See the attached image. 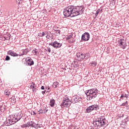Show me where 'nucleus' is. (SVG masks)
<instances>
[{"label":"nucleus","instance_id":"20e7f679","mask_svg":"<svg viewBox=\"0 0 129 129\" xmlns=\"http://www.w3.org/2000/svg\"><path fill=\"white\" fill-rule=\"evenodd\" d=\"M71 103H72L71 100H70L69 98L66 96L64 97H63L62 102L60 104V106L61 108H64V107H69V106L71 105Z\"/></svg>","mask_w":129,"mask_h":129},{"label":"nucleus","instance_id":"a211bd4d","mask_svg":"<svg viewBox=\"0 0 129 129\" xmlns=\"http://www.w3.org/2000/svg\"><path fill=\"white\" fill-rule=\"evenodd\" d=\"M28 124V126H31V127H34L35 128V126L34 124H36V123H35V122H34V121H29L27 122Z\"/></svg>","mask_w":129,"mask_h":129},{"label":"nucleus","instance_id":"4be33fe9","mask_svg":"<svg viewBox=\"0 0 129 129\" xmlns=\"http://www.w3.org/2000/svg\"><path fill=\"white\" fill-rule=\"evenodd\" d=\"M53 87L54 88H57V87H59V82H55L53 83L52 85Z\"/></svg>","mask_w":129,"mask_h":129},{"label":"nucleus","instance_id":"412c9836","mask_svg":"<svg viewBox=\"0 0 129 129\" xmlns=\"http://www.w3.org/2000/svg\"><path fill=\"white\" fill-rule=\"evenodd\" d=\"M50 105L51 107H53L55 105V100L54 99H51L50 101Z\"/></svg>","mask_w":129,"mask_h":129},{"label":"nucleus","instance_id":"bb28decb","mask_svg":"<svg viewBox=\"0 0 129 129\" xmlns=\"http://www.w3.org/2000/svg\"><path fill=\"white\" fill-rule=\"evenodd\" d=\"M91 66H93V67H95L96 65H97V62L96 61H94L92 63H91Z\"/></svg>","mask_w":129,"mask_h":129},{"label":"nucleus","instance_id":"f03ea898","mask_svg":"<svg viewBox=\"0 0 129 129\" xmlns=\"http://www.w3.org/2000/svg\"><path fill=\"white\" fill-rule=\"evenodd\" d=\"M85 94L87 95L88 100L94 99L97 96V94H98V90L97 89L88 90L85 92Z\"/></svg>","mask_w":129,"mask_h":129},{"label":"nucleus","instance_id":"c9c22d12","mask_svg":"<svg viewBox=\"0 0 129 129\" xmlns=\"http://www.w3.org/2000/svg\"><path fill=\"white\" fill-rule=\"evenodd\" d=\"M124 97V95L123 94H122L121 95V96L120 97V99H123V98Z\"/></svg>","mask_w":129,"mask_h":129},{"label":"nucleus","instance_id":"aec40b11","mask_svg":"<svg viewBox=\"0 0 129 129\" xmlns=\"http://www.w3.org/2000/svg\"><path fill=\"white\" fill-rule=\"evenodd\" d=\"M46 35H49V33L48 32H42L38 33L39 37H44V36H46Z\"/></svg>","mask_w":129,"mask_h":129},{"label":"nucleus","instance_id":"cd10ccee","mask_svg":"<svg viewBox=\"0 0 129 129\" xmlns=\"http://www.w3.org/2000/svg\"><path fill=\"white\" fill-rule=\"evenodd\" d=\"M55 33L56 34V36H60V33H61V31H60V30H55Z\"/></svg>","mask_w":129,"mask_h":129},{"label":"nucleus","instance_id":"ddd939ff","mask_svg":"<svg viewBox=\"0 0 129 129\" xmlns=\"http://www.w3.org/2000/svg\"><path fill=\"white\" fill-rule=\"evenodd\" d=\"M8 55H10V56H12L13 57H18V56H20V54L16 53L13 50H9L8 52Z\"/></svg>","mask_w":129,"mask_h":129},{"label":"nucleus","instance_id":"ea45409f","mask_svg":"<svg viewBox=\"0 0 129 129\" xmlns=\"http://www.w3.org/2000/svg\"><path fill=\"white\" fill-rule=\"evenodd\" d=\"M126 105V104H125V103H123L120 106H125Z\"/></svg>","mask_w":129,"mask_h":129},{"label":"nucleus","instance_id":"f8f14e48","mask_svg":"<svg viewBox=\"0 0 129 129\" xmlns=\"http://www.w3.org/2000/svg\"><path fill=\"white\" fill-rule=\"evenodd\" d=\"M15 119L12 118L9 119L8 121L5 123V125H7V126H9L10 125H12V124H15L17 121L16 120L14 121Z\"/></svg>","mask_w":129,"mask_h":129},{"label":"nucleus","instance_id":"603ef678","mask_svg":"<svg viewBox=\"0 0 129 129\" xmlns=\"http://www.w3.org/2000/svg\"><path fill=\"white\" fill-rule=\"evenodd\" d=\"M125 119H127V117L125 118Z\"/></svg>","mask_w":129,"mask_h":129},{"label":"nucleus","instance_id":"2f4dec72","mask_svg":"<svg viewBox=\"0 0 129 129\" xmlns=\"http://www.w3.org/2000/svg\"><path fill=\"white\" fill-rule=\"evenodd\" d=\"M33 51H34V53H35V54H36V55H38V54H39V52H38V51H37V49H33Z\"/></svg>","mask_w":129,"mask_h":129},{"label":"nucleus","instance_id":"79ce46f5","mask_svg":"<svg viewBox=\"0 0 129 129\" xmlns=\"http://www.w3.org/2000/svg\"><path fill=\"white\" fill-rule=\"evenodd\" d=\"M41 89H42V90H44L45 89V87L43 86H42L41 87Z\"/></svg>","mask_w":129,"mask_h":129},{"label":"nucleus","instance_id":"4468645a","mask_svg":"<svg viewBox=\"0 0 129 129\" xmlns=\"http://www.w3.org/2000/svg\"><path fill=\"white\" fill-rule=\"evenodd\" d=\"M22 53L20 54L19 55V56H24V55H27V54H28L30 52V50H29V49L26 48L25 49H22Z\"/></svg>","mask_w":129,"mask_h":129},{"label":"nucleus","instance_id":"7c9ffc66","mask_svg":"<svg viewBox=\"0 0 129 129\" xmlns=\"http://www.w3.org/2000/svg\"><path fill=\"white\" fill-rule=\"evenodd\" d=\"M11 60V57L9 55H7L5 58L6 61H10Z\"/></svg>","mask_w":129,"mask_h":129},{"label":"nucleus","instance_id":"c03bdc74","mask_svg":"<svg viewBox=\"0 0 129 129\" xmlns=\"http://www.w3.org/2000/svg\"><path fill=\"white\" fill-rule=\"evenodd\" d=\"M45 89H47V90H49V89H50V87H46L45 88Z\"/></svg>","mask_w":129,"mask_h":129},{"label":"nucleus","instance_id":"9b49d317","mask_svg":"<svg viewBox=\"0 0 129 129\" xmlns=\"http://www.w3.org/2000/svg\"><path fill=\"white\" fill-rule=\"evenodd\" d=\"M77 57L78 61H83L84 59V54L82 52H78L77 53Z\"/></svg>","mask_w":129,"mask_h":129},{"label":"nucleus","instance_id":"f704fd0d","mask_svg":"<svg viewBox=\"0 0 129 129\" xmlns=\"http://www.w3.org/2000/svg\"><path fill=\"white\" fill-rule=\"evenodd\" d=\"M115 27H119V22H115Z\"/></svg>","mask_w":129,"mask_h":129},{"label":"nucleus","instance_id":"f3484780","mask_svg":"<svg viewBox=\"0 0 129 129\" xmlns=\"http://www.w3.org/2000/svg\"><path fill=\"white\" fill-rule=\"evenodd\" d=\"M90 57H91V54L89 53L84 54V59H85V60H88Z\"/></svg>","mask_w":129,"mask_h":129},{"label":"nucleus","instance_id":"473e14b6","mask_svg":"<svg viewBox=\"0 0 129 129\" xmlns=\"http://www.w3.org/2000/svg\"><path fill=\"white\" fill-rule=\"evenodd\" d=\"M31 115H36L37 113H36L34 111L31 112Z\"/></svg>","mask_w":129,"mask_h":129},{"label":"nucleus","instance_id":"72a5a7b5","mask_svg":"<svg viewBox=\"0 0 129 129\" xmlns=\"http://www.w3.org/2000/svg\"><path fill=\"white\" fill-rule=\"evenodd\" d=\"M124 97H125V98H126V100H127V98H128V94H125L124 95Z\"/></svg>","mask_w":129,"mask_h":129},{"label":"nucleus","instance_id":"f257e3e1","mask_svg":"<svg viewBox=\"0 0 129 129\" xmlns=\"http://www.w3.org/2000/svg\"><path fill=\"white\" fill-rule=\"evenodd\" d=\"M83 6H68L63 9V15L66 18L77 17L79 15H82L84 9Z\"/></svg>","mask_w":129,"mask_h":129},{"label":"nucleus","instance_id":"a878e982","mask_svg":"<svg viewBox=\"0 0 129 129\" xmlns=\"http://www.w3.org/2000/svg\"><path fill=\"white\" fill-rule=\"evenodd\" d=\"M42 127V124H36L35 123V126H34V128H41Z\"/></svg>","mask_w":129,"mask_h":129},{"label":"nucleus","instance_id":"b1692460","mask_svg":"<svg viewBox=\"0 0 129 129\" xmlns=\"http://www.w3.org/2000/svg\"><path fill=\"white\" fill-rule=\"evenodd\" d=\"M73 67H74V69H77V68H78V67H79V64H78V63L77 62L74 61Z\"/></svg>","mask_w":129,"mask_h":129},{"label":"nucleus","instance_id":"49530a36","mask_svg":"<svg viewBox=\"0 0 129 129\" xmlns=\"http://www.w3.org/2000/svg\"><path fill=\"white\" fill-rule=\"evenodd\" d=\"M125 104H126V105H127L128 104V102H127V101H125Z\"/></svg>","mask_w":129,"mask_h":129},{"label":"nucleus","instance_id":"5701e85b","mask_svg":"<svg viewBox=\"0 0 129 129\" xmlns=\"http://www.w3.org/2000/svg\"><path fill=\"white\" fill-rule=\"evenodd\" d=\"M7 37H5L4 39H5V40H6L7 41H9V40H11V34L10 33H7Z\"/></svg>","mask_w":129,"mask_h":129},{"label":"nucleus","instance_id":"423d86ee","mask_svg":"<svg viewBox=\"0 0 129 129\" xmlns=\"http://www.w3.org/2000/svg\"><path fill=\"white\" fill-rule=\"evenodd\" d=\"M118 43L119 46L122 49H125V48H126V41H125V40H124L123 38H120L118 40Z\"/></svg>","mask_w":129,"mask_h":129},{"label":"nucleus","instance_id":"393cba45","mask_svg":"<svg viewBox=\"0 0 129 129\" xmlns=\"http://www.w3.org/2000/svg\"><path fill=\"white\" fill-rule=\"evenodd\" d=\"M21 127H22V128H25V127H29V125L28 124V122H27L25 124H23L21 125Z\"/></svg>","mask_w":129,"mask_h":129},{"label":"nucleus","instance_id":"de8ad7c7","mask_svg":"<svg viewBox=\"0 0 129 129\" xmlns=\"http://www.w3.org/2000/svg\"><path fill=\"white\" fill-rule=\"evenodd\" d=\"M127 121H128V120H125V123H126V122H127Z\"/></svg>","mask_w":129,"mask_h":129},{"label":"nucleus","instance_id":"a18cd8bd","mask_svg":"<svg viewBox=\"0 0 129 129\" xmlns=\"http://www.w3.org/2000/svg\"><path fill=\"white\" fill-rule=\"evenodd\" d=\"M73 35L72 34H70V35H69L70 38H72Z\"/></svg>","mask_w":129,"mask_h":129},{"label":"nucleus","instance_id":"c756f323","mask_svg":"<svg viewBox=\"0 0 129 129\" xmlns=\"http://www.w3.org/2000/svg\"><path fill=\"white\" fill-rule=\"evenodd\" d=\"M100 12V9H98L96 11V13L95 14V17H97V16H98V14H99V12Z\"/></svg>","mask_w":129,"mask_h":129},{"label":"nucleus","instance_id":"864d4df0","mask_svg":"<svg viewBox=\"0 0 129 129\" xmlns=\"http://www.w3.org/2000/svg\"><path fill=\"white\" fill-rule=\"evenodd\" d=\"M101 12H102V10H101Z\"/></svg>","mask_w":129,"mask_h":129},{"label":"nucleus","instance_id":"6ab92c4d","mask_svg":"<svg viewBox=\"0 0 129 129\" xmlns=\"http://www.w3.org/2000/svg\"><path fill=\"white\" fill-rule=\"evenodd\" d=\"M48 111V110H46V108H43L42 109L40 110V112L38 113L39 114H42V113H46Z\"/></svg>","mask_w":129,"mask_h":129},{"label":"nucleus","instance_id":"7ed1b4c3","mask_svg":"<svg viewBox=\"0 0 129 129\" xmlns=\"http://www.w3.org/2000/svg\"><path fill=\"white\" fill-rule=\"evenodd\" d=\"M106 122V119H105V118L100 117L93 120V124L95 127H98L103 126V125H105Z\"/></svg>","mask_w":129,"mask_h":129},{"label":"nucleus","instance_id":"37998d69","mask_svg":"<svg viewBox=\"0 0 129 129\" xmlns=\"http://www.w3.org/2000/svg\"><path fill=\"white\" fill-rule=\"evenodd\" d=\"M46 39H50V36H48V35H46Z\"/></svg>","mask_w":129,"mask_h":129},{"label":"nucleus","instance_id":"a19ab883","mask_svg":"<svg viewBox=\"0 0 129 129\" xmlns=\"http://www.w3.org/2000/svg\"><path fill=\"white\" fill-rule=\"evenodd\" d=\"M66 40H70L71 39V37L68 36L66 38Z\"/></svg>","mask_w":129,"mask_h":129},{"label":"nucleus","instance_id":"0eeeda50","mask_svg":"<svg viewBox=\"0 0 129 129\" xmlns=\"http://www.w3.org/2000/svg\"><path fill=\"white\" fill-rule=\"evenodd\" d=\"M89 39H90V34L88 32H85L82 35L81 40L82 42H86L87 41H89Z\"/></svg>","mask_w":129,"mask_h":129},{"label":"nucleus","instance_id":"9d476101","mask_svg":"<svg viewBox=\"0 0 129 129\" xmlns=\"http://www.w3.org/2000/svg\"><path fill=\"white\" fill-rule=\"evenodd\" d=\"M82 98L78 96H74L71 99V102H74V103H77V102H79V101H81Z\"/></svg>","mask_w":129,"mask_h":129},{"label":"nucleus","instance_id":"2eb2a0df","mask_svg":"<svg viewBox=\"0 0 129 129\" xmlns=\"http://www.w3.org/2000/svg\"><path fill=\"white\" fill-rule=\"evenodd\" d=\"M30 88H31L33 92H35V90L37 89V85H36L35 83L32 82L30 86Z\"/></svg>","mask_w":129,"mask_h":129},{"label":"nucleus","instance_id":"1a4fd4ad","mask_svg":"<svg viewBox=\"0 0 129 129\" xmlns=\"http://www.w3.org/2000/svg\"><path fill=\"white\" fill-rule=\"evenodd\" d=\"M25 61L27 66H33L35 64V62L30 57H28V59L26 58Z\"/></svg>","mask_w":129,"mask_h":129},{"label":"nucleus","instance_id":"e433bc0d","mask_svg":"<svg viewBox=\"0 0 129 129\" xmlns=\"http://www.w3.org/2000/svg\"><path fill=\"white\" fill-rule=\"evenodd\" d=\"M115 0H113V1L112 2V5L113 6H114L115 5Z\"/></svg>","mask_w":129,"mask_h":129},{"label":"nucleus","instance_id":"dca6fc26","mask_svg":"<svg viewBox=\"0 0 129 129\" xmlns=\"http://www.w3.org/2000/svg\"><path fill=\"white\" fill-rule=\"evenodd\" d=\"M22 116L23 115H22V114H21V113H18L16 118H15V119L16 120H15V121H16V122H18V121H19V120H20V119L22 118Z\"/></svg>","mask_w":129,"mask_h":129},{"label":"nucleus","instance_id":"58836bf2","mask_svg":"<svg viewBox=\"0 0 129 129\" xmlns=\"http://www.w3.org/2000/svg\"><path fill=\"white\" fill-rule=\"evenodd\" d=\"M47 51L49 53L51 52V48L50 47L47 48Z\"/></svg>","mask_w":129,"mask_h":129},{"label":"nucleus","instance_id":"39448f33","mask_svg":"<svg viewBox=\"0 0 129 129\" xmlns=\"http://www.w3.org/2000/svg\"><path fill=\"white\" fill-rule=\"evenodd\" d=\"M99 109V106L97 105H92L87 108L85 110L86 113H89L91 112V111H93V110H98Z\"/></svg>","mask_w":129,"mask_h":129},{"label":"nucleus","instance_id":"6e6552de","mask_svg":"<svg viewBox=\"0 0 129 129\" xmlns=\"http://www.w3.org/2000/svg\"><path fill=\"white\" fill-rule=\"evenodd\" d=\"M49 46H52L53 48H61L62 47V43H58V41H55L53 42L49 43Z\"/></svg>","mask_w":129,"mask_h":129},{"label":"nucleus","instance_id":"3c124183","mask_svg":"<svg viewBox=\"0 0 129 129\" xmlns=\"http://www.w3.org/2000/svg\"><path fill=\"white\" fill-rule=\"evenodd\" d=\"M121 117H123V115H122Z\"/></svg>","mask_w":129,"mask_h":129},{"label":"nucleus","instance_id":"8fccbe9b","mask_svg":"<svg viewBox=\"0 0 129 129\" xmlns=\"http://www.w3.org/2000/svg\"><path fill=\"white\" fill-rule=\"evenodd\" d=\"M63 70H65V71H66L67 70H66V69H63Z\"/></svg>","mask_w":129,"mask_h":129},{"label":"nucleus","instance_id":"09e8293b","mask_svg":"<svg viewBox=\"0 0 129 129\" xmlns=\"http://www.w3.org/2000/svg\"><path fill=\"white\" fill-rule=\"evenodd\" d=\"M16 4H19V1L17 0V2H16Z\"/></svg>","mask_w":129,"mask_h":129},{"label":"nucleus","instance_id":"4c0bfd02","mask_svg":"<svg viewBox=\"0 0 129 129\" xmlns=\"http://www.w3.org/2000/svg\"><path fill=\"white\" fill-rule=\"evenodd\" d=\"M46 92H48V91L47 92V91L45 90L44 91H42L41 93H42V94H43L44 95V94H45V93H46Z\"/></svg>","mask_w":129,"mask_h":129},{"label":"nucleus","instance_id":"c85d7f7f","mask_svg":"<svg viewBox=\"0 0 129 129\" xmlns=\"http://www.w3.org/2000/svg\"><path fill=\"white\" fill-rule=\"evenodd\" d=\"M5 92L6 95L9 96V95H10V94H11V93L10 92V91H9V90H5Z\"/></svg>","mask_w":129,"mask_h":129}]
</instances>
